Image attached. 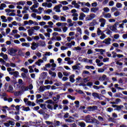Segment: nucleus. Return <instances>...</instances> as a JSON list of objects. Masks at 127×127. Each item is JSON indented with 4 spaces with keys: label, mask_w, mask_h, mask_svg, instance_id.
I'll list each match as a JSON object with an SVG mask.
<instances>
[{
    "label": "nucleus",
    "mask_w": 127,
    "mask_h": 127,
    "mask_svg": "<svg viewBox=\"0 0 127 127\" xmlns=\"http://www.w3.org/2000/svg\"><path fill=\"white\" fill-rule=\"evenodd\" d=\"M84 121L86 123H88L89 124H96V125H99V124H100V122H99V121L95 118H93L90 115L86 116L85 117Z\"/></svg>",
    "instance_id": "1"
},
{
    "label": "nucleus",
    "mask_w": 127,
    "mask_h": 127,
    "mask_svg": "<svg viewBox=\"0 0 127 127\" xmlns=\"http://www.w3.org/2000/svg\"><path fill=\"white\" fill-rule=\"evenodd\" d=\"M46 44H45V42L44 41H40V45L39 43H35V42H33L32 44V47H31V49L32 50H35L38 46H42V47H44Z\"/></svg>",
    "instance_id": "2"
},
{
    "label": "nucleus",
    "mask_w": 127,
    "mask_h": 127,
    "mask_svg": "<svg viewBox=\"0 0 127 127\" xmlns=\"http://www.w3.org/2000/svg\"><path fill=\"white\" fill-rule=\"evenodd\" d=\"M50 63H52V64H48V68H50V67H53L51 68V70L52 71H54L55 70V67H56V64L54 63V60L51 59L50 60Z\"/></svg>",
    "instance_id": "3"
},
{
    "label": "nucleus",
    "mask_w": 127,
    "mask_h": 127,
    "mask_svg": "<svg viewBox=\"0 0 127 127\" xmlns=\"http://www.w3.org/2000/svg\"><path fill=\"white\" fill-rule=\"evenodd\" d=\"M17 51V49H14V48H12L8 50V54H9V55H11V56H16L15 53H16Z\"/></svg>",
    "instance_id": "4"
},
{
    "label": "nucleus",
    "mask_w": 127,
    "mask_h": 127,
    "mask_svg": "<svg viewBox=\"0 0 127 127\" xmlns=\"http://www.w3.org/2000/svg\"><path fill=\"white\" fill-rule=\"evenodd\" d=\"M92 96L94 97V99H99V100H103V95H102L100 94L97 93H92Z\"/></svg>",
    "instance_id": "5"
},
{
    "label": "nucleus",
    "mask_w": 127,
    "mask_h": 127,
    "mask_svg": "<svg viewBox=\"0 0 127 127\" xmlns=\"http://www.w3.org/2000/svg\"><path fill=\"white\" fill-rule=\"evenodd\" d=\"M96 17V14L94 13H90L89 15H88L86 18V21H88L89 20H92V19H94Z\"/></svg>",
    "instance_id": "6"
},
{
    "label": "nucleus",
    "mask_w": 127,
    "mask_h": 127,
    "mask_svg": "<svg viewBox=\"0 0 127 127\" xmlns=\"http://www.w3.org/2000/svg\"><path fill=\"white\" fill-rule=\"evenodd\" d=\"M43 60L39 59L38 60V61L35 62V65H38V66H40L41 65V64L40 63H43L44 61H46L47 60V58L46 57H44L42 58Z\"/></svg>",
    "instance_id": "7"
},
{
    "label": "nucleus",
    "mask_w": 127,
    "mask_h": 127,
    "mask_svg": "<svg viewBox=\"0 0 127 127\" xmlns=\"http://www.w3.org/2000/svg\"><path fill=\"white\" fill-rule=\"evenodd\" d=\"M60 7H62V4H61L55 6L54 9L55 10L56 12H61Z\"/></svg>",
    "instance_id": "8"
},
{
    "label": "nucleus",
    "mask_w": 127,
    "mask_h": 127,
    "mask_svg": "<svg viewBox=\"0 0 127 127\" xmlns=\"http://www.w3.org/2000/svg\"><path fill=\"white\" fill-rule=\"evenodd\" d=\"M111 41H112V39L110 38H108L107 39H105L102 42V43H105L106 45H110V44H111Z\"/></svg>",
    "instance_id": "9"
},
{
    "label": "nucleus",
    "mask_w": 127,
    "mask_h": 127,
    "mask_svg": "<svg viewBox=\"0 0 127 127\" xmlns=\"http://www.w3.org/2000/svg\"><path fill=\"white\" fill-rule=\"evenodd\" d=\"M99 22L101 23L100 26L101 27H104L106 25V19L102 18L99 19Z\"/></svg>",
    "instance_id": "10"
},
{
    "label": "nucleus",
    "mask_w": 127,
    "mask_h": 127,
    "mask_svg": "<svg viewBox=\"0 0 127 127\" xmlns=\"http://www.w3.org/2000/svg\"><path fill=\"white\" fill-rule=\"evenodd\" d=\"M98 24H99V22H97L96 20H93L92 22L89 23L88 26L94 27L95 25H97Z\"/></svg>",
    "instance_id": "11"
},
{
    "label": "nucleus",
    "mask_w": 127,
    "mask_h": 127,
    "mask_svg": "<svg viewBox=\"0 0 127 127\" xmlns=\"http://www.w3.org/2000/svg\"><path fill=\"white\" fill-rule=\"evenodd\" d=\"M72 16L73 17L72 18L73 20L76 21L78 20V16H79V14L77 13H74L72 14Z\"/></svg>",
    "instance_id": "12"
},
{
    "label": "nucleus",
    "mask_w": 127,
    "mask_h": 127,
    "mask_svg": "<svg viewBox=\"0 0 127 127\" xmlns=\"http://www.w3.org/2000/svg\"><path fill=\"white\" fill-rule=\"evenodd\" d=\"M46 89L48 90V85L44 86H41L39 88V91L40 92H43V91L46 90Z\"/></svg>",
    "instance_id": "13"
},
{
    "label": "nucleus",
    "mask_w": 127,
    "mask_h": 127,
    "mask_svg": "<svg viewBox=\"0 0 127 127\" xmlns=\"http://www.w3.org/2000/svg\"><path fill=\"white\" fill-rule=\"evenodd\" d=\"M84 17H86V15L83 12L80 13L79 16V20H84Z\"/></svg>",
    "instance_id": "14"
},
{
    "label": "nucleus",
    "mask_w": 127,
    "mask_h": 127,
    "mask_svg": "<svg viewBox=\"0 0 127 127\" xmlns=\"http://www.w3.org/2000/svg\"><path fill=\"white\" fill-rule=\"evenodd\" d=\"M67 22L68 23L69 26H73L74 25V23H75V22H72V19L70 18L67 19Z\"/></svg>",
    "instance_id": "15"
},
{
    "label": "nucleus",
    "mask_w": 127,
    "mask_h": 127,
    "mask_svg": "<svg viewBox=\"0 0 127 127\" xmlns=\"http://www.w3.org/2000/svg\"><path fill=\"white\" fill-rule=\"evenodd\" d=\"M88 109L91 112H94V111H96V110H98V107L96 106H90L88 107Z\"/></svg>",
    "instance_id": "16"
},
{
    "label": "nucleus",
    "mask_w": 127,
    "mask_h": 127,
    "mask_svg": "<svg viewBox=\"0 0 127 127\" xmlns=\"http://www.w3.org/2000/svg\"><path fill=\"white\" fill-rule=\"evenodd\" d=\"M66 123H72L74 122V118L72 117H70L68 119H65Z\"/></svg>",
    "instance_id": "17"
},
{
    "label": "nucleus",
    "mask_w": 127,
    "mask_h": 127,
    "mask_svg": "<svg viewBox=\"0 0 127 127\" xmlns=\"http://www.w3.org/2000/svg\"><path fill=\"white\" fill-rule=\"evenodd\" d=\"M109 28L112 31H116L117 29V24H115L113 26H110Z\"/></svg>",
    "instance_id": "18"
},
{
    "label": "nucleus",
    "mask_w": 127,
    "mask_h": 127,
    "mask_svg": "<svg viewBox=\"0 0 127 127\" xmlns=\"http://www.w3.org/2000/svg\"><path fill=\"white\" fill-rule=\"evenodd\" d=\"M95 51L96 52H101V54H103V52H106V50L102 49H95Z\"/></svg>",
    "instance_id": "19"
},
{
    "label": "nucleus",
    "mask_w": 127,
    "mask_h": 127,
    "mask_svg": "<svg viewBox=\"0 0 127 127\" xmlns=\"http://www.w3.org/2000/svg\"><path fill=\"white\" fill-rule=\"evenodd\" d=\"M81 10L83 11V12H85L86 13H88L89 11H90V9L87 7H84L81 8Z\"/></svg>",
    "instance_id": "20"
},
{
    "label": "nucleus",
    "mask_w": 127,
    "mask_h": 127,
    "mask_svg": "<svg viewBox=\"0 0 127 127\" xmlns=\"http://www.w3.org/2000/svg\"><path fill=\"white\" fill-rule=\"evenodd\" d=\"M41 78H42L43 80H45V79H46V77H47V72H43L41 73Z\"/></svg>",
    "instance_id": "21"
},
{
    "label": "nucleus",
    "mask_w": 127,
    "mask_h": 127,
    "mask_svg": "<svg viewBox=\"0 0 127 127\" xmlns=\"http://www.w3.org/2000/svg\"><path fill=\"white\" fill-rule=\"evenodd\" d=\"M21 108H23L22 111H24V112H28L30 111V108H29V107H24V106H23L21 107Z\"/></svg>",
    "instance_id": "22"
},
{
    "label": "nucleus",
    "mask_w": 127,
    "mask_h": 127,
    "mask_svg": "<svg viewBox=\"0 0 127 127\" xmlns=\"http://www.w3.org/2000/svg\"><path fill=\"white\" fill-rule=\"evenodd\" d=\"M98 10H99V7H94V8H92L90 9V11L91 12H94V13H96V12H97Z\"/></svg>",
    "instance_id": "23"
},
{
    "label": "nucleus",
    "mask_w": 127,
    "mask_h": 127,
    "mask_svg": "<svg viewBox=\"0 0 127 127\" xmlns=\"http://www.w3.org/2000/svg\"><path fill=\"white\" fill-rule=\"evenodd\" d=\"M103 33H104V32H103V31H102V30H101V28H97V35L100 36V35H101V34H103Z\"/></svg>",
    "instance_id": "24"
},
{
    "label": "nucleus",
    "mask_w": 127,
    "mask_h": 127,
    "mask_svg": "<svg viewBox=\"0 0 127 127\" xmlns=\"http://www.w3.org/2000/svg\"><path fill=\"white\" fill-rule=\"evenodd\" d=\"M61 37L57 36L56 37H53L52 40H56L57 41H61Z\"/></svg>",
    "instance_id": "25"
},
{
    "label": "nucleus",
    "mask_w": 127,
    "mask_h": 127,
    "mask_svg": "<svg viewBox=\"0 0 127 127\" xmlns=\"http://www.w3.org/2000/svg\"><path fill=\"white\" fill-rule=\"evenodd\" d=\"M75 77V75L72 74L69 77V81L70 82H71V83H74V82H75V79H74V77Z\"/></svg>",
    "instance_id": "26"
},
{
    "label": "nucleus",
    "mask_w": 127,
    "mask_h": 127,
    "mask_svg": "<svg viewBox=\"0 0 127 127\" xmlns=\"http://www.w3.org/2000/svg\"><path fill=\"white\" fill-rule=\"evenodd\" d=\"M72 68L73 70H80L81 69V67L78 65H73Z\"/></svg>",
    "instance_id": "27"
},
{
    "label": "nucleus",
    "mask_w": 127,
    "mask_h": 127,
    "mask_svg": "<svg viewBox=\"0 0 127 127\" xmlns=\"http://www.w3.org/2000/svg\"><path fill=\"white\" fill-rule=\"evenodd\" d=\"M49 73L50 74V75H51L52 77H56V72H55L50 70L49 71Z\"/></svg>",
    "instance_id": "28"
},
{
    "label": "nucleus",
    "mask_w": 127,
    "mask_h": 127,
    "mask_svg": "<svg viewBox=\"0 0 127 127\" xmlns=\"http://www.w3.org/2000/svg\"><path fill=\"white\" fill-rule=\"evenodd\" d=\"M40 108L43 109V110H47V108H46V104H40Z\"/></svg>",
    "instance_id": "29"
},
{
    "label": "nucleus",
    "mask_w": 127,
    "mask_h": 127,
    "mask_svg": "<svg viewBox=\"0 0 127 127\" xmlns=\"http://www.w3.org/2000/svg\"><path fill=\"white\" fill-rule=\"evenodd\" d=\"M36 127H41V121L38 120L36 122Z\"/></svg>",
    "instance_id": "30"
},
{
    "label": "nucleus",
    "mask_w": 127,
    "mask_h": 127,
    "mask_svg": "<svg viewBox=\"0 0 127 127\" xmlns=\"http://www.w3.org/2000/svg\"><path fill=\"white\" fill-rule=\"evenodd\" d=\"M43 96H44V100H48V92H45V94H43Z\"/></svg>",
    "instance_id": "31"
},
{
    "label": "nucleus",
    "mask_w": 127,
    "mask_h": 127,
    "mask_svg": "<svg viewBox=\"0 0 127 127\" xmlns=\"http://www.w3.org/2000/svg\"><path fill=\"white\" fill-rule=\"evenodd\" d=\"M3 7H6V4L2 3L0 4V10H3Z\"/></svg>",
    "instance_id": "32"
},
{
    "label": "nucleus",
    "mask_w": 127,
    "mask_h": 127,
    "mask_svg": "<svg viewBox=\"0 0 127 127\" xmlns=\"http://www.w3.org/2000/svg\"><path fill=\"white\" fill-rule=\"evenodd\" d=\"M78 126L81 127H86V124L84 122H78Z\"/></svg>",
    "instance_id": "33"
},
{
    "label": "nucleus",
    "mask_w": 127,
    "mask_h": 127,
    "mask_svg": "<svg viewBox=\"0 0 127 127\" xmlns=\"http://www.w3.org/2000/svg\"><path fill=\"white\" fill-rule=\"evenodd\" d=\"M5 12H12L14 13L15 12V10L14 9H5Z\"/></svg>",
    "instance_id": "34"
},
{
    "label": "nucleus",
    "mask_w": 127,
    "mask_h": 127,
    "mask_svg": "<svg viewBox=\"0 0 127 127\" xmlns=\"http://www.w3.org/2000/svg\"><path fill=\"white\" fill-rule=\"evenodd\" d=\"M21 89L22 92H23V91H28V87H26L24 85H22L21 86Z\"/></svg>",
    "instance_id": "35"
},
{
    "label": "nucleus",
    "mask_w": 127,
    "mask_h": 127,
    "mask_svg": "<svg viewBox=\"0 0 127 127\" xmlns=\"http://www.w3.org/2000/svg\"><path fill=\"white\" fill-rule=\"evenodd\" d=\"M105 18H111L112 17V15L111 13H108L104 15Z\"/></svg>",
    "instance_id": "36"
},
{
    "label": "nucleus",
    "mask_w": 127,
    "mask_h": 127,
    "mask_svg": "<svg viewBox=\"0 0 127 127\" xmlns=\"http://www.w3.org/2000/svg\"><path fill=\"white\" fill-rule=\"evenodd\" d=\"M18 56L21 57V56H24V53L22 52V51L19 50L18 52Z\"/></svg>",
    "instance_id": "37"
},
{
    "label": "nucleus",
    "mask_w": 127,
    "mask_h": 127,
    "mask_svg": "<svg viewBox=\"0 0 127 127\" xmlns=\"http://www.w3.org/2000/svg\"><path fill=\"white\" fill-rule=\"evenodd\" d=\"M67 97L68 99H70V100H72V101H75L76 98L75 97V96H72L70 95H67Z\"/></svg>",
    "instance_id": "38"
},
{
    "label": "nucleus",
    "mask_w": 127,
    "mask_h": 127,
    "mask_svg": "<svg viewBox=\"0 0 127 127\" xmlns=\"http://www.w3.org/2000/svg\"><path fill=\"white\" fill-rule=\"evenodd\" d=\"M67 97L68 99H70V100H72V101H75L76 98L75 97V96H72L70 95H67Z\"/></svg>",
    "instance_id": "39"
},
{
    "label": "nucleus",
    "mask_w": 127,
    "mask_h": 127,
    "mask_svg": "<svg viewBox=\"0 0 127 127\" xmlns=\"http://www.w3.org/2000/svg\"><path fill=\"white\" fill-rule=\"evenodd\" d=\"M102 81H105V80H108L109 78L107 77V75L106 74H103L101 77Z\"/></svg>",
    "instance_id": "40"
},
{
    "label": "nucleus",
    "mask_w": 127,
    "mask_h": 127,
    "mask_svg": "<svg viewBox=\"0 0 127 127\" xmlns=\"http://www.w3.org/2000/svg\"><path fill=\"white\" fill-rule=\"evenodd\" d=\"M123 108H124V106L123 105H117V107H116V110L117 111H121L122 110V109H123Z\"/></svg>",
    "instance_id": "41"
},
{
    "label": "nucleus",
    "mask_w": 127,
    "mask_h": 127,
    "mask_svg": "<svg viewBox=\"0 0 127 127\" xmlns=\"http://www.w3.org/2000/svg\"><path fill=\"white\" fill-rule=\"evenodd\" d=\"M85 68L86 69H92V70H95V67H94V66H92V65H86L85 66Z\"/></svg>",
    "instance_id": "42"
},
{
    "label": "nucleus",
    "mask_w": 127,
    "mask_h": 127,
    "mask_svg": "<svg viewBox=\"0 0 127 127\" xmlns=\"http://www.w3.org/2000/svg\"><path fill=\"white\" fill-rule=\"evenodd\" d=\"M3 109H7V111H14V109H12V108H8V107H7L6 106H3L2 107Z\"/></svg>",
    "instance_id": "43"
},
{
    "label": "nucleus",
    "mask_w": 127,
    "mask_h": 127,
    "mask_svg": "<svg viewBox=\"0 0 127 127\" xmlns=\"http://www.w3.org/2000/svg\"><path fill=\"white\" fill-rule=\"evenodd\" d=\"M43 118L44 120H47L48 119V114L44 113V114H43Z\"/></svg>",
    "instance_id": "44"
},
{
    "label": "nucleus",
    "mask_w": 127,
    "mask_h": 127,
    "mask_svg": "<svg viewBox=\"0 0 127 127\" xmlns=\"http://www.w3.org/2000/svg\"><path fill=\"white\" fill-rule=\"evenodd\" d=\"M18 75H19V72H18V71H16L14 72V77H15V78H17V77H18Z\"/></svg>",
    "instance_id": "45"
},
{
    "label": "nucleus",
    "mask_w": 127,
    "mask_h": 127,
    "mask_svg": "<svg viewBox=\"0 0 127 127\" xmlns=\"http://www.w3.org/2000/svg\"><path fill=\"white\" fill-rule=\"evenodd\" d=\"M54 85L55 86H57V87H60L61 86H62V83L60 82H56Z\"/></svg>",
    "instance_id": "46"
},
{
    "label": "nucleus",
    "mask_w": 127,
    "mask_h": 127,
    "mask_svg": "<svg viewBox=\"0 0 127 127\" xmlns=\"http://www.w3.org/2000/svg\"><path fill=\"white\" fill-rule=\"evenodd\" d=\"M54 19H55L56 20H60V17H59V16H58L57 15H54L53 16Z\"/></svg>",
    "instance_id": "47"
},
{
    "label": "nucleus",
    "mask_w": 127,
    "mask_h": 127,
    "mask_svg": "<svg viewBox=\"0 0 127 127\" xmlns=\"http://www.w3.org/2000/svg\"><path fill=\"white\" fill-rule=\"evenodd\" d=\"M116 6H117V7H118V8H121L122 7L123 4H122L121 3L118 2L116 4Z\"/></svg>",
    "instance_id": "48"
},
{
    "label": "nucleus",
    "mask_w": 127,
    "mask_h": 127,
    "mask_svg": "<svg viewBox=\"0 0 127 127\" xmlns=\"http://www.w3.org/2000/svg\"><path fill=\"white\" fill-rule=\"evenodd\" d=\"M101 36L100 37V39L103 40V39H105L106 38V37H107V35H106V34H102L101 35Z\"/></svg>",
    "instance_id": "49"
},
{
    "label": "nucleus",
    "mask_w": 127,
    "mask_h": 127,
    "mask_svg": "<svg viewBox=\"0 0 127 127\" xmlns=\"http://www.w3.org/2000/svg\"><path fill=\"white\" fill-rule=\"evenodd\" d=\"M60 3L63 4V5H67L68 3L67 2V1H62L60 2Z\"/></svg>",
    "instance_id": "50"
},
{
    "label": "nucleus",
    "mask_w": 127,
    "mask_h": 127,
    "mask_svg": "<svg viewBox=\"0 0 127 127\" xmlns=\"http://www.w3.org/2000/svg\"><path fill=\"white\" fill-rule=\"evenodd\" d=\"M9 89L7 90V92H10V91H13V87L11 85L8 86Z\"/></svg>",
    "instance_id": "51"
},
{
    "label": "nucleus",
    "mask_w": 127,
    "mask_h": 127,
    "mask_svg": "<svg viewBox=\"0 0 127 127\" xmlns=\"http://www.w3.org/2000/svg\"><path fill=\"white\" fill-rule=\"evenodd\" d=\"M76 30L77 32H79V33L80 34V35H82V29H81L80 27H77Z\"/></svg>",
    "instance_id": "52"
},
{
    "label": "nucleus",
    "mask_w": 127,
    "mask_h": 127,
    "mask_svg": "<svg viewBox=\"0 0 127 127\" xmlns=\"http://www.w3.org/2000/svg\"><path fill=\"white\" fill-rule=\"evenodd\" d=\"M21 45L22 46H26V47H29V46H30L29 43L27 44L26 43H23Z\"/></svg>",
    "instance_id": "53"
},
{
    "label": "nucleus",
    "mask_w": 127,
    "mask_h": 127,
    "mask_svg": "<svg viewBox=\"0 0 127 127\" xmlns=\"http://www.w3.org/2000/svg\"><path fill=\"white\" fill-rule=\"evenodd\" d=\"M103 10L105 12H109V11H110V8L108 7H106L103 8Z\"/></svg>",
    "instance_id": "54"
},
{
    "label": "nucleus",
    "mask_w": 127,
    "mask_h": 127,
    "mask_svg": "<svg viewBox=\"0 0 127 127\" xmlns=\"http://www.w3.org/2000/svg\"><path fill=\"white\" fill-rule=\"evenodd\" d=\"M29 16V15L28 14H25L23 17V19L24 20L28 19Z\"/></svg>",
    "instance_id": "55"
},
{
    "label": "nucleus",
    "mask_w": 127,
    "mask_h": 127,
    "mask_svg": "<svg viewBox=\"0 0 127 127\" xmlns=\"http://www.w3.org/2000/svg\"><path fill=\"white\" fill-rule=\"evenodd\" d=\"M38 113H39L40 115H43L45 113V112H44V110H43V109H40V110H39Z\"/></svg>",
    "instance_id": "56"
},
{
    "label": "nucleus",
    "mask_w": 127,
    "mask_h": 127,
    "mask_svg": "<svg viewBox=\"0 0 127 127\" xmlns=\"http://www.w3.org/2000/svg\"><path fill=\"white\" fill-rule=\"evenodd\" d=\"M48 27H50V28H52L53 27V22H52V21H50L48 22Z\"/></svg>",
    "instance_id": "57"
},
{
    "label": "nucleus",
    "mask_w": 127,
    "mask_h": 127,
    "mask_svg": "<svg viewBox=\"0 0 127 127\" xmlns=\"http://www.w3.org/2000/svg\"><path fill=\"white\" fill-rule=\"evenodd\" d=\"M122 23L121 24H122V26H124L125 24L127 23V19H125L122 20Z\"/></svg>",
    "instance_id": "58"
},
{
    "label": "nucleus",
    "mask_w": 127,
    "mask_h": 127,
    "mask_svg": "<svg viewBox=\"0 0 127 127\" xmlns=\"http://www.w3.org/2000/svg\"><path fill=\"white\" fill-rule=\"evenodd\" d=\"M114 38L115 39H119L120 38V35L119 34L114 35Z\"/></svg>",
    "instance_id": "59"
},
{
    "label": "nucleus",
    "mask_w": 127,
    "mask_h": 127,
    "mask_svg": "<svg viewBox=\"0 0 127 127\" xmlns=\"http://www.w3.org/2000/svg\"><path fill=\"white\" fill-rule=\"evenodd\" d=\"M54 31H58L59 32H61L62 31V30L61 29V28H54Z\"/></svg>",
    "instance_id": "60"
},
{
    "label": "nucleus",
    "mask_w": 127,
    "mask_h": 127,
    "mask_svg": "<svg viewBox=\"0 0 127 127\" xmlns=\"http://www.w3.org/2000/svg\"><path fill=\"white\" fill-rule=\"evenodd\" d=\"M114 4H115V2H114L113 0H111L109 2V5L110 6H113Z\"/></svg>",
    "instance_id": "61"
},
{
    "label": "nucleus",
    "mask_w": 127,
    "mask_h": 127,
    "mask_svg": "<svg viewBox=\"0 0 127 127\" xmlns=\"http://www.w3.org/2000/svg\"><path fill=\"white\" fill-rule=\"evenodd\" d=\"M114 14L115 16H119V15H120V14H121V13L119 11H116L114 13Z\"/></svg>",
    "instance_id": "62"
},
{
    "label": "nucleus",
    "mask_w": 127,
    "mask_h": 127,
    "mask_svg": "<svg viewBox=\"0 0 127 127\" xmlns=\"http://www.w3.org/2000/svg\"><path fill=\"white\" fill-rule=\"evenodd\" d=\"M68 49V47H65V46H62L61 47V50H67Z\"/></svg>",
    "instance_id": "63"
},
{
    "label": "nucleus",
    "mask_w": 127,
    "mask_h": 127,
    "mask_svg": "<svg viewBox=\"0 0 127 127\" xmlns=\"http://www.w3.org/2000/svg\"><path fill=\"white\" fill-rule=\"evenodd\" d=\"M121 102V99L119 98H117L115 100V103L116 105H118V104H119V103H120Z\"/></svg>",
    "instance_id": "64"
}]
</instances>
